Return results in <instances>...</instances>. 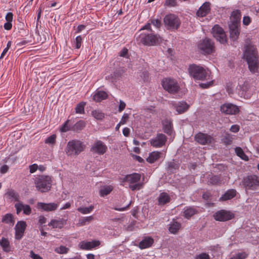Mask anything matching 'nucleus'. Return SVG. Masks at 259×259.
<instances>
[{"instance_id":"26","label":"nucleus","mask_w":259,"mask_h":259,"mask_svg":"<svg viewBox=\"0 0 259 259\" xmlns=\"http://www.w3.org/2000/svg\"><path fill=\"white\" fill-rule=\"evenodd\" d=\"M170 201L169 195L166 192L160 193L158 197V202L159 205H164Z\"/></svg>"},{"instance_id":"58","label":"nucleus","mask_w":259,"mask_h":259,"mask_svg":"<svg viewBox=\"0 0 259 259\" xmlns=\"http://www.w3.org/2000/svg\"><path fill=\"white\" fill-rule=\"evenodd\" d=\"M13 15L12 13H11V12L8 13L6 16V20H7V21L12 23V22L13 21Z\"/></svg>"},{"instance_id":"20","label":"nucleus","mask_w":259,"mask_h":259,"mask_svg":"<svg viewBox=\"0 0 259 259\" xmlns=\"http://www.w3.org/2000/svg\"><path fill=\"white\" fill-rule=\"evenodd\" d=\"M15 207L16 209L17 213L19 214L21 211L26 215H29L31 212V208L29 205L24 204L22 202H18L15 204Z\"/></svg>"},{"instance_id":"42","label":"nucleus","mask_w":259,"mask_h":259,"mask_svg":"<svg viewBox=\"0 0 259 259\" xmlns=\"http://www.w3.org/2000/svg\"><path fill=\"white\" fill-rule=\"evenodd\" d=\"M110 95L105 91L98 89L94 96V97H108Z\"/></svg>"},{"instance_id":"21","label":"nucleus","mask_w":259,"mask_h":259,"mask_svg":"<svg viewBox=\"0 0 259 259\" xmlns=\"http://www.w3.org/2000/svg\"><path fill=\"white\" fill-rule=\"evenodd\" d=\"M37 207L45 211H54L58 208V204L56 203H45L42 202H38Z\"/></svg>"},{"instance_id":"40","label":"nucleus","mask_w":259,"mask_h":259,"mask_svg":"<svg viewBox=\"0 0 259 259\" xmlns=\"http://www.w3.org/2000/svg\"><path fill=\"white\" fill-rule=\"evenodd\" d=\"M85 103L81 102L78 104L75 108V112L76 113L82 114L84 113V106Z\"/></svg>"},{"instance_id":"7","label":"nucleus","mask_w":259,"mask_h":259,"mask_svg":"<svg viewBox=\"0 0 259 259\" xmlns=\"http://www.w3.org/2000/svg\"><path fill=\"white\" fill-rule=\"evenodd\" d=\"M198 48L200 52L204 55L211 54L215 51L214 42L207 38H205L199 42Z\"/></svg>"},{"instance_id":"28","label":"nucleus","mask_w":259,"mask_h":259,"mask_svg":"<svg viewBox=\"0 0 259 259\" xmlns=\"http://www.w3.org/2000/svg\"><path fill=\"white\" fill-rule=\"evenodd\" d=\"M0 245L2 247L3 251L6 252H9L13 251L10 242L7 238L3 237L0 240Z\"/></svg>"},{"instance_id":"6","label":"nucleus","mask_w":259,"mask_h":259,"mask_svg":"<svg viewBox=\"0 0 259 259\" xmlns=\"http://www.w3.org/2000/svg\"><path fill=\"white\" fill-rule=\"evenodd\" d=\"M141 43L147 46H156L162 41L161 37L156 34L141 33L137 37Z\"/></svg>"},{"instance_id":"52","label":"nucleus","mask_w":259,"mask_h":259,"mask_svg":"<svg viewBox=\"0 0 259 259\" xmlns=\"http://www.w3.org/2000/svg\"><path fill=\"white\" fill-rule=\"evenodd\" d=\"M251 22V18L248 16H244L243 18V24L245 26H248Z\"/></svg>"},{"instance_id":"64","label":"nucleus","mask_w":259,"mask_h":259,"mask_svg":"<svg viewBox=\"0 0 259 259\" xmlns=\"http://www.w3.org/2000/svg\"><path fill=\"white\" fill-rule=\"evenodd\" d=\"M4 27L6 30H9L11 29L12 27V23L10 22H7L5 23Z\"/></svg>"},{"instance_id":"2","label":"nucleus","mask_w":259,"mask_h":259,"mask_svg":"<svg viewBox=\"0 0 259 259\" xmlns=\"http://www.w3.org/2000/svg\"><path fill=\"white\" fill-rule=\"evenodd\" d=\"M141 176L138 173H133L127 175L125 177L120 179V184L125 187L127 186L132 190H139L143 186V184L140 182Z\"/></svg>"},{"instance_id":"61","label":"nucleus","mask_w":259,"mask_h":259,"mask_svg":"<svg viewBox=\"0 0 259 259\" xmlns=\"http://www.w3.org/2000/svg\"><path fill=\"white\" fill-rule=\"evenodd\" d=\"M9 169V166L7 165H4L0 168V172L2 174L6 173Z\"/></svg>"},{"instance_id":"57","label":"nucleus","mask_w":259,"mask_h":259,"mask_svg":"<svg viewBox=\"0 0 259 259\" xmlns=\"http://www.w3.org/2000/svg\"><path fill=\"white\" fill-rule=\"evenodd\" d=\"M30 257L32 259H42L39 254L35 253L33 251L30 252Z\"/></svg>"},{"instance_id":"56","label":"nucleus","mask_w":259,"mask_h":259,"mask_svg":"<svg viewBox=\"0 0 259 259\" xmlns=\"http://www.w3.org/2000/svg\"><path fill=\"white\" fill-rule=\"evenodd\" d=\"M239 130L240 126L237 124H234L232 125L230 128V131L234 133L238 132Z\"/></svg>"},{"instance_id":"63","label":"nucleus","mask_w":259,"mask_h":259,"mask_svg":"<svg viewBox=\"0 0 259 259\" xmlns=\"http://www.w3.org/2000/svg\"><path fill=\"white\" fill-rule=\"evenodd\" d=\"M125 106H126L125 103L124 102H123L122 101L120 100L119 107H118L119 111L121 112V111H122L125 108Z\"/></svg>"},{"instance_id":"12","label":"nucleus","mask_w":259,"mask_h":259,"mask_svg":"<svg viewBox=\"0 0 259 259\" xmlns=\"http://www.w3.org/2000/svg\"><path fill=\"white\" fill-rule=\"evenodd\" d=\"M243 183L246 189L254 190L259 186V179L255 176H250L244 179Z\"/></svg>"},{"instance_id":"35","label":"nucleus","mask_w":259,"mask_h":259,"mask_svg":"<svg viewBox=\"0 0 259 259\" xmlns=\"http://www.w3.org/2000/svg\"><path fill=\"white\" fill-rule=\"evenodd\" d=\"M113 190L112 186H105L102 188L99 192L100 195L101 197H104L108 195Z\"/></svg>"},{"instance_id":"62","label":"nucleus","mask_w":259,"mask_h":259,"mask_svg":"<svg viewBox=\"0 0 259 259\" xmlns=\"http://www.w3.org/2000/svg\"><path fill=\"white\" fill-rule=\"evenodd\" d=\"M219 178L217 176H213L210 179V182L213 184H217L219 183Z\"/></svg>"},{"instance_id":"1","label":"nucleus","mask_w":259,"mask_h":259,"mask_svg":"<svg viewBox=\"0 0 259 259\" xmlns=\"http://www.w3.org/2000/svg\"><path fill=\"white\" fill-rule=\"evenodd\" d=\"M244 57L247 62L249 70L252 73L257 72L258 68V62L256 49L254 46L249 45L246 47L244 53Z\"/></svg>"},{"instance_id":"11","label":"nucleus","mask_w":259,"mask_h":259,"mask_svg":"<svg viewBox=\"0 0 259 259\" xmlns=\"http://www.w3.org/2000/svg\"><path fill=\"white\" fill-rule=\"evenodd\" d=\"M234 217V214L230 211L221 210L216 212L214 215V219L218 221L225 222L230 220Z\"/></svg>"},{"instance_id":"30","label":"nucleus","mask_w":259,"mask_h":259,"mask_svg":"<svg viewBox=\"0 0 259 259\" xmlns=\"http://www.w3.org/2000/svg\"><path fill=\"white\" fill-rule=\"evenodd\" d=\"M161 156V153L158 151H154L150 153L147 158V161L150 163H153L159 159Z\"/></svg>"},{"instance_id":"55","label":"nucleus","mask_w":259,"mask_h":259,"mask_svg":"<svg viewBox=\"0 0 259 259\" xmlns=\"http://www.w3.org/2000/svg\"><path fill=\"white\" fill-rule=\"evenodd\" d=\"M38 168L37 164L34 163L29 166V171L32 174L35 172Z\"/></svg>"},{"instance_id":"53","label":"nucleus","mask_w":259,"mask_h":259,"mask_svg":"<svg viewBox=\"0 0 259 259\" xmlns=\"http://www.w3.org/2000/svg\"><path fill=\"white\" fill-rule=\"evenodd\" d=\"M74 126L77 130H80L85 126V123L83 121L80 120L75 124Z\"/></svg>"},{"instance_id":"22","label":"nucleus","mask_w":259,"mask_h":259,"mask_svg":"<svg viewBox=\"0 0 259 259\" xmlns=\"http://www.w3.org/2000/svg\"><path fill=\"white\" fill-rule=\"evenodd\" d=\"M66 224V221L63 219L57 218L52 219L49 223V226L53 228L61 229Z\"/></svg>"},{"instance_id":"4","label":"nucleus","mask_w":259,"mask_h":259,"mask_svg":"<svg viewBox=\"0 0 259 259\" xmlns=\"http://www.w3.org/2000/svg\"><path fill=\"white\" fill-rule=\"evenodd\" d=\"M188 71L191 76L196 80L211 79L210 73L206 71L202 66L195 64L191 65L188 68Z\"/></svg>"},{"instance_id":"15","label":"nucleus","mask_w":259,"mask_h":259,"mask_svg":"<svg viewBox=\"0 0 259 259\" xmlns=\"http://www.w3.org/2000/svg\"><path fill=\"white\" fill-rule=\"evenodd\" d=\"M221 110L223 113L229 115H235L239 113V107L231 103H226L221 106Z\"/></svg>"},{"instance_id":"34","label":"nucleus","mask_w":259,"mask_h":259,"mask_svg":"<svg viewBox=\"0 0 259 259\" xmlns=\"http://www.w3.org/2000/svg\"><path fill=\"white\" fill-rule=\"evenodd\" d=\"M94 220V217L92 215L85 217H81L79 219L78 225L80 226L88 225Z\"/></svg>"},{"instance_id":"43","label":"nucleus","mask_w":259,"mask_h":259,"mask_svg":"<svg viewBox=\"0 0 259 259\" xmlns=\"http://www.w3.org/2000/svg\"><path fill=\"white\" fill-rule=\"evenodd\" d=\"M141 79L144 82H148L150 80L149 74L147 71H143L139 73Z\"/></svg>"},{"instance_id":"48","label":"nucleus","mask_w":259,"mask_h":259,"mask_svg":"<svg viewBox=\"0 0 259 259\" xmlns=\"http://www.w3.org/2000/svg\"><path fill=\"white\" fill-rule=\"evenodd\" d=\"M195 259H210V256L206 253H201L197 255Z\"/></svg>"},{"instance_id":"31","label":"nucleus","mask_w":259,"mask_h":259,"mask_svg":"<svg viewBox=\"0 0 259 259\" xmlns=\"http://www.w3.org/2000/svg\"><path fill=\"white\" fill-rule=\"evenodd\" d=\"M236 194V190L234 189H231L227 191L224 195H223L220 198V200L221 201H226L229 200L233 198Z\"/></svg>"},{"instance_id":"27","label":"nucleus","mask_w":259,"mask_h":259,"mask_svg":"<svg viewBox=\"0 0 259 259\" xmlns=\"http://www.w3.org/2000/svg\"><path fill=\"white\" fill-rule=\"evenodd\" d=\"M153 242V238L150 237H146L139 243V246L141 249H145L150 247Z\"/></svg>"},{"instance_id":"3","label":"nucleus","mask_w":259,"mask_h":259,"mask_svg":"<svg viewBox=\"0 0 259 259\" xmlns=\"http://www.w3.org/2000/svg\"><path fill=\"white\" fill-rule=\"evenodd\" d=\"M34 183L38 191L45 193L50 190L52 186V179L50 176L40 175L35 178Z\"/></svg>"},{"instance_id":"16","label":"nucleus","mask_w":259,"mask_h":259,"mask_svg":"<svg viewBox=\"0 0 259 259\" xmlns=\"http://www.w3.org/2000/svg\"><path fill=\"white\" fill-rule=\"evenodd\" d=\"M195 138L196 141L202 145L211 144L214 141L213 138L210 136L201 133L197 134Z\"/></svg>"},{"instance_id":"32","label":"nucleus","mask_w":259,"mask_h":259,"mask_svg":"<svg viewBox=\"0 0 259 259\" xmlns=\"http://www.w3.org/2000/svg\"><path fill=\"white\" fill-rule=\"evenodd\" d=\"M197 212L196 208L192 207H187L184 208V215L187 219H189Z\"/></svg>"},{"instance_id":"39","label":"nucleus","mask_w":259,"mask_h":259,"mask_svg":"<svg viewBox=\"0 0 259 259\" xmlns=\"http://www.w3.org/2000/svg\"><path fill=\"white\" fill-rule=\"evenodd\" d=\"M235 151L237 155L240 157L242 159L246 161L248 160V157L245 154L240 147H236Z\"/></svg>"},{"instance_id":"36","label":"nucleus","mask_w":259,"mask_h":259,"mask_svg":"<svg viewBox=\"0 0 259 259\" xmlns=\"http://www.w3.org/2000/svg\"><path fill=\"white\" fill-rule=\"evenodd\" d=\"M94 209V206L92 205L89 207H79L77 210L82 214H85L92 212Z\"/></svg>"},{"instance_id":"9","label":"nucleus","mask_w":259,"mask_h":259,"mask_svg":"<svg viewBox=\"0 0 259 259\" xmlns=\"http://www.w3.org/2000/svg\"><path fill=\"white\" fill-rule=\"evenodd\" d=\"M164 23L168 29H177L181 24L179 18L174 14H170L165 16Z\"/></svg>"},{"instance_id":"18","label":"nucleus","mask_w":259,"mask_h":259,"mask_svg":"<svg viewBox=\"0 0 259 259\" xmlns=\"http://www.w3.org/2000/svg\"><path fill=\"white\" fill-rule=\"evenodd\" d=\"M100 242L97 240L92 241H82L79 243L78 247L82 250H90L100 245Z\"/></svg>"},{"instance_id":"25","label":"nucleus","mask_w":259,"mask_h":259,"mask_svg":"<svg viewBox=\"0 0 259 259\" xmlns=\"http://www.w3.org/2000/svg\"><path fill=\"white\" fill-rule=\"evenodd\" d=\"M241 17V12L236 10L233 11L230 16V20L231 24L239 25Z\"/></svg>"},{"instance_id":"17","label":"nucleus","mask_w":259,"mask_h":259,"mask_svg":"<svg viewBox=\"0 0 259 259\" xmlns=\"http://www.w3.org/2000/svg\"><path fill=\"white\" fill-rule=\"evenodd\" d=\"M26 227V223L23 221H19L15 226V238L20 239L23 236L24 232Z\"/></svg>"},{"instance_id":"41","label":"nucleus","mask_w":259,"mask_h":259,"mask_svg":"<svg viewBox=\"0 0 259 259\" xmlns=\"http://www.w3.org/2000/svg\"><path fill=\"white\" fill-rule=\"evenodd\" d=\"M69 249L64 246L61 245L55 249V251L59 254H66L68 253Z\"/></svg>"},{"instance_id":"44","label":"nucleus","mask_w":259,"mask_h":259,"mask_svg":"<svg viewBox=\"0 0 259 259\" xmlns=\"http://www.w3.org/2000/svg\"><path fill=\"white\" fill-rule=\"evenodd\" d=\"M56 136L55 135H52L51 136L48 137L45 140V143L53 145L56 143Z\"/></svg>"},{"instance_id":"23","label":"nucleus","mask_w":259,"mask_h":259,"mask_svg":"<svg viewBox=\"0 0 259 259\" xmlns=\"http://www.w3.org/2000/svg\"><path fill=\"white\" fill-rule=\"evenodd\" d=\"M230 37L233 40H236L240 34L239 25L229 24Z\"/></svg>"},{"instance_id":"45","label":"nucleus","mask_w":259,"mask_h":259,"mask_svg":"<svg viewBox=\"0 0 259 259\" xmlns=\"http://www.w3.org/2000/svg\"><path fill=\"white\" fill-rule=\"evenodd\" d=\"M222 140L225 144H230L233 141V136L230 134H226Z\"/></svg>"},{"instance_id":"47","label":"nucleus","mask_w":259,"mask_h":259,"mask_svg":"<svg viewBox=\"0 0 259 259\" xmlns=\"http://www.w3.org/2000/svg\"><path fill=\"white\" fill-rule=\"evenodd\" d=\"M69 120H67L60 128L61 132H66L70 130V125H69Z\"/></svg>"},{"instance_id":"13","label":"nucleus","mask_w":259,"mask_h":259,"mask_svg":"<svg viewBox=\"0 0 259 259\" xmlns=\"http://www.w3.org/2000/svg\"><path fill=\"white\" fill-rule=\"evenodd\" d=\"M166 137L163 134H158L157 136L150 140V143L154 148H160L165 145Z\"/></svg>"},{"instance_id":"5","label":"nucleus","mask_w":259,"mask_h":259,"mask_svg":"<svg viewBox=\"0 0 259 259\" xmlns=\"http://www.w3.org/2000/svg\"><path fill=\"white\" fill-rule=\"evenodd\" d=\"M84 148V145L80 141L72 140L67 143L65 152L67 155L73 156L78 155L83 151Z\"/></svg>"},{"instance_id":"59","label":"nucleus","mask_w":259,"mask_h":259,"mask_svg":"<svg viewBox=\"0 0 259 259\" xmlns=\"http://www.w3.org/2000/svg\"><path fill=\"white\" fill-rule=\"evenodd\" d=\"M151 23L157 28H159L161 26V21L159 19L153 20Z\"/></svg>"},{"instance_id":"46","label":"nucleus","mask_w":259,"mask_h":259,"mask_svg":"<svg viewBox=\"0 0 259 259\" xmlns=\"http://www.w3.org/2000/svg\"><path fill=\"white\" fill-rule=\"evenodd\" d=\"M8 194L10 197L13 198L15 199V200H19V196L18 194L16 193L14 190L9 191Z\"/></svg>"},{"instance_id":"38","label":"nucleus","mask_w":259,"mask_h":259,"mask_svg":"<svg viewBox=\"0 0 259 259\" xmlns=\"http://www.w3.org/2000/svg\"><path fill=\"white\" fill-rule=\"evenodd\" d=\"M2 221L7 224H11L12 225H14L15 222L13 215L10 213L5 215L3 218Z\"/></svg>"},{"instance_id":"8","label":"nucleus","mask_w":259,"mask_h":259,"mask_svg":"<svg viewBox=\"0 0 259 259\" xmlns=\"http://www.w3.org/2000/svg\"><path fill=\"white\" fill-rule=\"evenodd\" d=\"M161 85L164 90L170 94L178 93L180 87L177 81L171 78H164L161 81Z\"/></svg>"},{"instance_id":"54","label":"nucleus","mask_w":259,"mask_h":259,"mask_svg":"<svg viewBox=\"0 0 259 259\" xmlns=\"http://www.w3.org/2000/svg\"><path fill=\"white\" fill-rule=\"evenodd\" d=\"M82 42V38L80 36H78L75 39V47L76 49H79Z\"/></svg>"},{"instance_id":"29","label":"nucleus","mask_w":259,"mask_h":259,"mask_svg":"<svg viewBox=\"0 0 259 259\" xmlns=\"http://www.w3.org/2000/svg\"><path fill=\"white\" fill-rule=\"evenodd\" d=\"M163 128L165 133L171 135L172 134V122L170 120L165 119L162 122Z\"/></svg>"},{"instance_id":"60","label":"nucleus","mask_w":259,"mask_h":259,"mask_svg":"<svg viewBox=\"0 0 259 259\" xmlns=\"http://www.w3.org/2000/svg\"><path fill=\"white\" fill-rule=\"evenodd\" d=\"M127 53H128V50L126 48H124L120 52L119 56L120 57H125L126 56Z\"/></svg>"},{"instance_id":"10","label":"nucleus","mask_w":259,"mask_h":259,"mask_svg":"<svg viewBox=\"0 0 259 259\" xmlns=\"http://www.w3.org/2000/svg\"><path fill=\"white\" fill-rule=\"evenodd\" d=\"M212 33L215 39L221 44L227 42V37L223 29L218 25H215L212 29Z\"/></svg>"},{"instance_id":"24","label":"nucleus","mask_w":259,"mask_h":259,"mask_svg":"<svg viewBox=\"0 0 259 259\" xmlns=\"http://www.w3.org/2000/svg\"><path fill=\"white\" fill-rule=\"evenodd\" d=\"M174 106L178 114L186 112L189 107V105L184 101L178 102L175 103Z\"/></svg>"},{"instance_id":"33","label":"nucleus","mask_w":259,"mask_h":259,"mask_svg":"<svg viewBox=\"0 0 259 259\" xmlns=\"http://www.w3.org/2000/svg\"><path fill=\"white\" fill-rule=\"evenodd\" d=\"M181 228V224L177 222H172L169 224V231L172 234H176Z\"/></svg>"},{"instance_id":"19","label":"nucleus","mask_w":259,"mask_h":259,"mask_svg":"<svg viewBox=\"0 0 259 259\" xmlns=\"http://www.w3.org/2000/svg\"><path fill=\"white\" fill-rule=\"evenodd\" d=\"M210 11V3L209 2H205L199 8L196 13L198 17H203L206 16Z\"/></svg>"},{"instance_id":"14","label":"nucleus","mask_w":259,"mask_h":259,"mask_svg":"<svg viewBox=\"0 0 259 259\" xmlns=\"http://www.w3.org/2000/svg\"><path fill=\"white\" fill-rule=\"evenodd\" d=\"M91 150L94 153L103 155L107 150V146L103 142L98 140L94 143Z\"/></svg>"},{"instance_id":"37","label":"nucleus","mask_w":259,"mask_h":259,"mask_svg":"<svg viewBox=\"0 0 259 259\" xmlns=\"http://www.w3.org/2000/svg\"><path fill=\"white\" fill-rule=\"evenodd\" d=\"M92 115L97 120H102L104 117V114L101 111L98 110H93L92 112Z\"/></svg>"},{"instance_id":"49","label":"nucleus","mask_w":259,"mask_h":259,"mask_svg":"<svg viewBox=\"0 0 259 259\" xmlns=\"http://www.w3.org/2000/svg\"><path fill=\"white\" fill-rule=\"evenodd\" d=\"M247 257V254L245 252L238 253L236 255L233 256L231 259H244Z\"/></svg>"},{"instance_id":"51","label":"nucleus","mask_w":259,"mask_h":259,"mask_svg":"<svg viewBox=\"0 0 259 259\" xmlns=\"http://www.w3.org/2000/svg\"><path fill=\"white\" fill-rule=\"evenodd\" d=\"M164 5L168 7H175L177 6V1L176 0H166Z\"/></svg>"},{"instance_id":"50","label":"nucleus","mask_w":259,"mask_h":259,"mask_svg":"<svg viewBox=\"0 0 259 259\" xmlns=\"http://www.w3.org/2000/svg\"><path fill=\"white\" fill-rule=\"evenodd\" d=\"M130 115L128 114L124 113L120 121V123H121L122 125L125 124L128 121Z\"/></svg>"}]
</instances>
